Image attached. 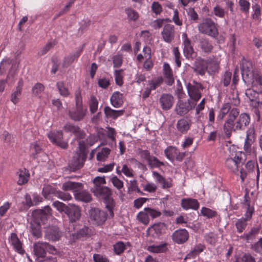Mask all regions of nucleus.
Masks as SVG:
<instances>
[{
    "mask_svg": "<svg viewBox=\"0 0 262 262\" xmlns=\"http://www.w3.org/2000/svg\"><path fill=\"white\" fill-rule=\"evenodd\" d=\"M226 115L227 117L224 125V129L226 135L229 136L232 131L244 130L250 121L249 115L246 113L239 115V111L236 108H231L229 103H225L222 106L217 116V121L221 122Z\"/></svg>",
    "mask_w": 262,
    "mask_h": 262,
    "instance_id": "obj_1",
    "label": "nucleus"
},
{
    "mask_svg": "<svg viewBox=\"0 0 262 262\" xmlns=\"http://www.w3.org/2000/svg\"><path fill=\"white\" fill-rule=\"evenodd\" d=\"M75 107L69 112V117L75 121H80L85 117L88 110L86 106L83 105L81 92L79 90L75 93Z\"/></svg>",
    "mask_w": 262,
    "mask_h": 262,
    "instance_id": "obj_2",
    "label": "nucleus"
},
{
    "mask_svg": "<svg viewBox=\"0 0 262 262\" xmlns=\"http://www.w3.org/2000/svg\"><path fill=\"white\" fill-rule=\"evenodd\" d=\"M218 65L214 61L207 59L204 60L200 58L196 59L192 69L193 71L201 75H204L208 70V72H215L217 69Z\"/></svg>",
    "mask_w": 262,
    "mask_h": 262,
    "instance_id": "obj_3",
    "label": "nucleus"
},
{
    "mask_svg": "<svg viewBox=\"0 0 262 262\" xmlns=\"http://www.w3.org/2000/svg\"><path fill=\"white\" fill-rule=\"evenodd\" d=\"M244 207L246 209L245 213V219H241L238 220L235 226L237 229V231L239 233H241L245 229L247 226L246 220H249L252 217L253 212L254 211V208L253 206L250 205V201L249 200V196L248 193H246L244 196Z\"/></svg>",
    "mask_w": 262,
    "mask_h": 262,
    "instance_id": "obj_4",
    "label": "nucleus"
},
{
    "mask_svg": "<svg viewBox=\"0 0 262 262\" xmlns=\"http://www.w3.org/2000/svg\"><path fill=\"white\" fill-rule=\"evenodd\" d=\"M198 30L202 34H206L213 37L218 35V30L215 23L209 18H206L198 25Z\"/></svg>",
    "mask_w": 262,
    "mask_h": 262,
    "instance_id": "obj_5",
    "label": "nucleus"
},
{
    "mask_svg": "<svg viewBox=\"0 0 262 262\" xmlns=\"http://www.w3.org/2000/svg\"><path fill=\"white\" fill-rule=\"evenodd\" d=\"M9 66L11 67L9 70L6 79H7L8 81V80L12 79L13 81H14V78L17 74V66L14 60L10 58H6L3 59L0 64V74L2 75L3 73L2 72H1L2 69L5 70L6 69L8 68Z\"/></svg>",
    "mask_w": 262,
    "mask_h": 262,
    "instance_id": "obj_6",
    "label": "nucleus"
},
{
    "mask_svg": "<svg viewBox=\"0 0 262 262\" xmlns=\"http://www.w3.org/2000/svg\"><path fill=\"white\" fill-rule=\"evenodd\" d=\"M90 218L94 224L97 225H102L107 218L106 213L98 208H91L89 211Z\"/></svg>",
    "mask_w": 262,
    "mask_h": 262,
    "instance_id": "obj_7",
    "label": "nucleus"
},
{
    "mask_svg": "<svg viewBox=\"0 0 262 262\" xmlns=\"http://www.w3.org/2000/svg\"><path fill=\"white\" fill-rule=\"evenodd\" d=\"M66 214L68 216L70 222H76L80 219L81 210L78 205L69 204L67 205Z\"/></svg>",
    "mask_w": 262,
    "mask_h": 262,
    "instance_id": "obj_8",
    "label": "nucleus"
},
{
    "mask_svg": "<svg viewBox=\"0 0 262 262\" xmlns=\"http://www.w3.org/2000/svg\"><path fill=\"white\" fill-rule=\"evenodd\" d=\"M164 154L166 158L171 162L175 160L182 161L185 156V152H180L177 147L172 146L167 147L164 150Z\"/></svg>",
    "mask_w": 262,
    "mask_h": 262,
    "instance_id": "obj_9",
    "label": "nucleus"
},
{
    "mask_svg": "<svg viewBox=\"0 0 262 262\" xmlns=\"http://www.w3.org/2000/svg\"><path fill=\"white\" fill-rule=\"evenodd\" d=\"M242 153H236L233 157L228 158L226 160V167L234 173H238V167L242 162Z\"/></svg>",
    "mask_w": 262,
    "mask_h": 262,
    "instance_id": "obj_10",
    "label": "nucleus"
},
{
    "mask_svg": "<svg viewBox=\"0 0 262 262\" xmlns=\"http://www.w3.org/2000/svg\"><path fill=\"white\" fill-rule=\"evenodd\" d=\"M257 71L255 70L252 63L249 61L244 60L242 62L241 73L243 80L245 82L250 81L252 76Z\"/></svg>",
    "mask_w": 262,
    "mask_h": 262,
    "instance_id": "obj_11",
    "label": "nucleus"
},
{
    "mask_svg": "<svg viewBox=\"0 0 262 262\" xmlns=\"http://www.w3.org/2000/svg\"><path fill=\"white\" fill-rule=\"evenodd\" d=\"M195 105V102L189 100L186 101L179 100L176 106L175 111L178 115L183 116L187 114L190 110L193 108Z\"/></svg>",
    "mask_w": 262,
    "mask_h": 262,
    "instance_id": "obj_12",
    "label": "nucleus"
},
{
    "mask_svg": "<svg viewBox=\"0 0 262 262\" xmlns=\"http://www.w3.org/2000/svg\"><path fill=\"white\" fill-rule=\"evenodd\" d=\"M187 88L188 95L191 99L196 102L201 98V92L203 89L201 83L194 82L193 84L189 83Z\"/></svg>",
    "mask_w": 262,
    "mask_h": 262,
    "instance_id": "obj_13",
    "label": "nucleus"
},
{
    "mask_svg": "<svg viewBox=\"0 0 262 262\" xmlns=\"http://www.w3.org/2000/svg\"><path fill=\"white\" fill-rule=\"evenodd\" d=\"M48 138L53 144L59 147L66 149L68 146V143L63 140V134L61 131L51 132L48 134Z\"/></svg>",
    "mask_w": 262,
    "mask_h": 262,
    "instance_id": "obj_14",
    "label": "nucleus"
},
{
    "mask_svg": "<svg viewBox=\"0 0 262 262\" xmlns=\"http://www.w3.org/2000/svg\"><path fill=\"white\" fill-rule=\"evenodd\" d=\"M45 238L52 241H59L61 237V233L58 228L55 226H48L45 228Z\"/></svg>",
    "mask_w": 262,
    "mask_h": 262,
    "instance_id": "obj_15",
    "label": "nucleus"
},
{
    "mask_svg": "<svg viewBox=\"0 0 262 262\" xmlns=\"http://www.w3.org/2000/svg\"><path fill=\"white\" fill-rule=\"evenodd\" d=\"M175 30L173 25H165L161 32L163 40L167 43H171L175 37Z\"/></svg>",
    "mask_w": 262,
    "mask_h": 262,
    "instance_id": "obj_16",
    "label": "nucleus"
},
{
    "mask_svg": "<svg viewBox=\"0 0 262 262\" xmlns=\"http://www.w3.org/2000/svg\"><path fill=\"white\" fill-rule=\"evenodd\" d=\"M85 159L86 155L80 149L77 151L71 161V165L73 168L77 169L82 167Z\"/></svg>",
    "mask_w": 262,
    "mask_h": 262,
    "instance_id": "obj_17",
    "label": "nucleus"
},
{
    "mask_svg": "<svg viewBox=\"0 0 262 262\" xmlns=\"http://www.w3.org/2000/svg\"><path fill=\"white\" fill-rule=\"evenodd\" d=\"M189 238V233L186 229H179L175 231L172 235V238L174 242L178 244L185 243Z\"/></svg>",
    "mask_w": 262,
    "mask_h": 262,
    "instance_id": "obj_18",
    "label": "nucleus"
},
{
    "mask_svg": "<svg viewBox=\"0 0 262 262\" xmlns=\"http://www.w3.org/2000/svg\"><path fill=\"white\" fill-rule=\"evenodd\" d=\"M162 108L164 111L170 109L174 103L173 97L169 94H163L159 100Z\"/></svg>",
    "mask_w": 262,
    "mask_h": 262,
    "instance_id": "obj_19",
    "label": "nucleus"
},
{
    "mask_svg": "<svg viewBox=\"0 0 262 262\" xmlns=\"http://www.w3.org/2000/svg\"><path fill=\"white\" fill-rule=\"evenodd\" d=\"M51 215L52 209L49 206H46L43 209L35 210L33 212L34 217L39 219L42 223H44L47 217Z\"/></svg>",
    "mask_w": 262,
    "mask_h": 262,
    "instance_id": "obj_20",
    "label": "nucleus"
},
{
    "mask_svg": "<svg viewBox=\"0 0 262 262\" xmlns=\"http://www.w3.org/2000/svg\"><path fill=\"white\" fill-rule=\"evenodd\" d=\"M182 38V43L184 46V53L187 58H190L192 57L193 53V49L191 45V41L188 38L186 33H183Z\"/></svg>",
    "mask_w": 262,
    "mask_h": 262,
    "instance_id": "obj_21",
    "label": "nucleus"
},
{
    "mask_svg": "<svg viewBox=\"0 0 262 262\" xmlns=\"http://www.w3.org/2000/svg\"><path fill=\"white\" fill-rule=\"evenodd\" d=\"M166 229V225L164 223H159L149 227L147 231L149 232V234L152 237H157L164 233Z\"/></svg>",
    "mask_w": 262,
    "mask_h": 262,
    "instance_id": "obj_22",
    "label": "nucleus"
},
{
    "mask_svg": "<svg viewBox=\"0 0 262 262\" xmlns=\"http://www.w3.org/2000/svg\"><path fill=\"white\" fill-rule=\"evenodd\" d=\"M182 207L185 210H197L199 208V203L198 200L192 198H184L181 200Z\"/></svg>",
    "mask_w": 262,
    "mask_h": 262,
    "instance_id": "obj_23",
    "label": "nucleus"
},
{
    "mask_svg": "<svg viewBox=\"0 0 262 262\" xmlns=\"http://www.w3.org/2000/svg\"><path fill=\"white\" fill-rule=\"evenodd\" d=\"M191 121L186 118H182L178 121L176 127L177 130L181 134L186 133L190 129Z\"/></svg>",
    "mask_w": 262,
    "mask_h": 262,
    "instance_id": "obj_24",
    "label": "nucleus"
},
{
    "mask_svg": "<svg viewBox=\"0 0 262 262\" xmlns=\"http://www.w3.org/2000/svg\"><path fill=\"white\" fill-rule=\"evenodd\" d=\"M39 221H40L39 219L34 218V220L30 222L31 233L36 238H39L42 235L40 223L39 222Z\"/></svg>",
    "mask_w": 262,
    "mask_h": 262,
    "instance_id": "obj_25",
    "label": "nucleus"
},
{
    "mask_svg": "<svg viewBox=\"0 0 262 262\" xmlns=\"http://www.w3.org/2000/svg\"><path fill=\"white\" fill-rule=\"evenodd\" d=\"M62 189L65 191H72L75 194L77 191H81L82 189V184L80 183L68 181L63 184Z\"/></svg>",
    "mask_w": 262,
    "mask_h": 262,
    "instance_id": "obj_26",
    "label": "nucleus"
},
{
    "mask_svg": "<svg viewBox=\"0 0 262 262\" xmlns=\"http://www.w3.org/2000/svg\"><path fill=\"white\" fill-rule=\"evenodd\" d=\"M110 102L116 108L121 107L123 104V94L118 91L114 92L110 98Z\"/></svg>",
    "mask_w": 262,
    "mask_h": 262,
    "instance_id": "obj_27",
    "label": "nucleus"
},
{
    "mask_svg": "<svg viewBox=\"0 0 262 262\" xmlns=\"http://www.w3.org/2000/svg\"><path fill=\"white\" fill-rule=\"evenodd\" d=\"M46 242H38L33 245L34 252L38 257H44L46 254Z\"/></svg>",
    "mask_w": 262,
    "mask_h": 262,
    "instance_id": "obj_28",
    "label": "nucleus"
},
{
    "mask_svg": "<svg viewBox=\"0 0 262 262\" xmlns=\"http://www.w3.org/2000/svg\"><path fill=\"white\" fill-rule=\"evenodd\" d=\"M93 192L94 194L101 199H105L112 195V191L110 188L106 186H102L100 188H97L93 189Z\"/></svg>",
    "mask_w": 262,
    "mask_h": 262,
    "instance_id": "obj_29",
    "label": "nucleus"
},
{
    "mask_svg": "<svg viewBox=\"0 0 262 262\" xmlns=\"http://www.w3.org/2000/svg\"><path fill=\"white\" fill-rule=\"evenodd\" d=\"M124 111L123 110H115L110 106H105L104 108V113L105 117L108 119H116L118 117L122 115Z\"/></svg>",
    "mask_w": 262,
    "mask_h": 262,
    "instance_id": "obj_30",
    "label": "nucleus"
},
{
    "mask_svg": "<svg viewBox=\"0 0 262 262\" xmlns=\"http://www.w3.org/2000/svg\"><path fill=\"white\" fill-rule=\"evenodd\" d=\"M10 242L16 252L21 255L24 254L25 251L23 249L21 242L15 233H11Z\"/></svg>",
    "mask_w": 262,
    "mask_h": 262,
    "instance_id": "obj_31",
    "label": "nucleus"
},
{
    "mask_svg": "<svg viewBox=\"0 0 262 262\" xmlns=\"http://www.w3.org/2000/svg\"><path fill=\"white\" fill-rule=\"evenodd\" d=\"M163 75L166 79V82L168 85H171L174 82V78L172 70L169 65L167 63L163 64Z\"/></svg>",
    "mask_w": 262,
    "mask_h": 262,
    "instance_id": "obj_32",
    "label": "nucleus"
},
{
    "mask_svg": "<svg viewBox=\"0 0 262 262\" xmlns=\"http://www.w3.org/2000/svg\"><path fill=\"white\" fill-rule=\"evenodd\" d=\"M64 129L66 132L73 133L76 138H82L83 133L77 126L73 125L70 124H67L64 126Z\"/></svg>",
    "mask_w": 262,
    "mask_h": 262,
    "instance_id": "obj_33",
    "label": "nucleus"
},
{
    "mask_svg": "<svg viewBox=\"0 0 262 262\" xmlns=\"http://www.w3.org/2000/svg\"><path fill=\"white\" fill-rule=\"evenodd\" d=\"M18 176V179L17 180V184L19 185H21L27 183L29 180L30 177V173L26 168L19 169L17 172Z\"/></svg>",
    "mask_w": 262,
    "mask_h": 262,
    "instance_id": "obj_34",
    "label": "nucleus"
},
{
    "mask_svg": "<svg viewBox=\"0 0 262 262\" xmlns=\"http://www.w3.org/2000/svg\"><path fill=\"white\" fill-rule=\"evenodd\" d=\"M213 13L215 16L220 18H224L225 16H227V20H229L230 18L232 19H235L234 16H232L231 18L229 17L228 12L219 5H216L213 7Z\"/></svg>",
    "mask_w": 262,
    "mask_h": 262,
    "instance_id": "obj_35",
    "label": "nucleus"
},
{
    "mask_svg": "<svg viewBox=\"0 0 262 262\" xmlns=\"http://www.w3.org/2000/svg\"><path fill=\"white\" fill-rule=\"evenodd\" d=\"M250 79V81H246L245 83H251L253 87L262 86V75L258 71H256Z\"/></svg>",
    "mask_w": 262,
    "mask_h": 262,
    "instance_id": "obj_36",
    "label": "nucleus"
},
{
    "mask_svg": "<svg viewBox=\"0 0 262 262\" xmlns=\"http://www.w3.org/2000/svg\"><path fill=\"white\" fill-rule=\"evenodd\" d=\"M147 249L148 251L155 253L164 252L167 249V244L166 243H163L158 245H151L148 246Z\"/></svg>",
    "mask_w": 262,
    "mask_h": 262,
    "instance_id": "obj_37",
    "label": "nucleus"
},
{
    "mask_svg": "<svg viewBox=\"0 0 262 262\" xmlns=\"http://www.w3.org/2000/svg\"><path fill=\"white\" fill-rule=\"evenodd\" d=\"M74 195L76 200L84 202H89L92 199L90 194L85 191H77Z\"/></svg>",
    "mask_w": 262,
    "mask_h": 262,
    "instance_id": "obj_38",
    "label": "nucleus"
},
{
    "mask_svg": "<svg viewBox=\"0 0 262 262\" xmlns=\"http://www.w3.org/2000/svg\"><path fill=\"white\" fill-rule=\"evenodd\" d=\"M205 247L204 245L201 244H199L196 245L193 248L192 250H191L187 255H186L185 259L186 258H191L195 257L197 255H198L201 252H203L204 250Z\"/></svg>",
    "mask_w": 262,
    "mask_h": 262,
    "instance_id": "obj_39",
    "label": "nucleus"
},
{
    "mask_svg": "<svg viewBox=\"0 0 262 262\" xmlns=\"http://www.w3.org/2000/svg\"><path fill=\"white\" fill-rule=\"evenodd\" d=\"M199 46L205 53H210L213 49L212 44L206 38H202L200 40Z\"/></svg>",
    "mask_w": 262,
    "mask_h": 262,
    "instance_id": "obj_40",
    "label": "nucleus"
},
{
    "mask_svg": "<svg viewBox=\"0 0 262 262\" xmlns=\"http://www.w3.org/2000/svg\"><path fill=\"white\" fill-rule=\"evenodd\" d=\"M104 202L105 207L110 212V215L113 217L114 216L113 210L115 207V203L111 196L104 199Z\"/></svg>",
    "mask_w": 262,
    "mask_h": 262,
    "instance_id": "obj_41",
    "label": "nucleus"
},
{
    "mask_svg": "<svg viewBox=\"0 0 262 262\" xmlns=\"http://www.w3.org/2000/svg\"><path fill=\"white\" fill-rule=\"evenodd\" d=\"M111 150L107 147L103 148L101 151L98 152L96 156V159L99 161H104L108 158Z\"/></svg>",
    "mask_w": 262,
    "mask_h": 262,
    "instance_id": "obj_42",
    "label": "nucleus"
},
{
    "mask_svg": "<svg viewBox=\"0 0 262 262\" xmlns=\"http://www.w3.org/2000/svg\"><path fill=\"white\" fill-rule=\"evenodd\" d=\"M125 12L127 15V19L129 20L136 21L139 17V13L132 8H126Z\"/></svg>",
    "mask_w": 262,
    "mask_h": 262,
    "instance_id": "obj_43",
    "label": "nucleus"
},
{
    "mask_svg": "<svg viewBox=\"0 0 262 262\" xmlns=\"http://www.w3.org/2000/svg\"><path fill=\"white\" fill-rule=\"evenodd\" d=\"M82 52V49H80L73 54L66 57L64 60V63L66 66H69L71 64L75 59H77Z\"/></svg>",
    "mask_w": 262,
    "mask_h": 262,
    "instance_id": "obj_44",
    "label": "nucleus"
},
{
    "mask_svg": "<svg viewBox=\"0 0 262 262\" xmlns=\"http://www.w3.org/2000/svg\"><path fill=\"white\" fill-rule=\"evenodd\" d=\"M137 218L140 222L145 225L148 224L149 223V217L144 209L137 214Z\"/></svg>",
    "mask_w": 262,
    "mask_h": 262,
    "instance_id": "obj_45",
    "label": "nucleus"
},
{
    "mask_svg": "<svg viewBox=\"0 0 262 262\" xmlns=\"http://www.w3.org/2000/svg\"><path fill=\"white\" fill-rule=\"evenodd\" d=\"M56 86L61 96L67 97L70 95V93L68 89L65 86L62 82H57Z\"/></svg>",
    "mask_w": 262,
    "mask_h": 262,
    "instance_id": "obj_46",
    "label": "nucleus"
},
{
    "mask_svg": "<svg viewBox=\"0 0 262 262\" xmlns=\"http://www.w3.org/2000/svg\"><path fill=\"white\" fill-rule=\"evenodd\" d=\"M200 212L203 216L208 219L212 218L217 215L215 211L205 207L202 208Z\"/></svg>",
    "mask_w": 262,
    "mask_h": 262,
    "instance_id": "obj_47",
    "label": "nucleus"
},
{
    "mask_svg": "<svg viewBox=\"0 0 262 262\" xmlns=\"http://www.w3.org/2000/svg\"><path fill=\"white\" fill-rule=\"evenodd\" d=\"M163 78L162 77H158L155 79H152L148 81L149 88L152 91L156 90L160 86L163 82Z\"/></svg>",
    "mask_w": 262,
    "mask_h": 262,
    "instance_id": "obj_48",
    "label": "nucleus"
},
{
    "mask_svg": "<svg viewBox=\"0 0 262 262\" xmlns=\"http://www.w3.org/2000/svg\"><path fill=\"white\" fill-rule=\"evenodd\" d=\"M90 111L92 114L95 113L98 108V101L96 98L93 96L91 97L90 103Z\"/></svg>",
    "mask_w": 262,
    "mask_h": 262,
    "instance_id": "obj_49",
    "label": "nucleus"
},
{
    "mask_svg": "<svg viewBox=\"0 0 262 262\" xmlns=\"http://www.w3.org/2000/svg\"><path fill=\"white\" fill-rule=\"evenodd\" d=\"M56 190L54 188L50 185L45 186L42 189V194L46 199H49L50 194L55 195Z\"/></svg>",
    "mask_w": 262,
    "mask_h": 262,
    "instance_id": "obj_50",
    "label": "nucleus"
},
{
    "mask_svg": "<svg viewBox=\"0 0 262 262\" xmlns=\"http://www.w3.org/2000/svg\"><path fill=\"white\" fill-rule=\"evenodd\" d=\"M93 183L94 187L92 188V191H93V189L103 186L106 182L104 177H97L94 179Z\"/></svg>",
    "mask_w": 262,
    "mask_h": 262,
    "instance_id": "obj_51",
    "label": "nucleus"
},
{
    "mask_svg": "<svg viewBox=\"0 0 262 262\" xmlns=\"http://www.w3.org/2000/svg\"><path fill=\"white\" fill-rule=\"evenodd\" d=\"M147 162L149 166L151 167H159L164 165L163 162L160 161L154 156H151Z\"/></svg>",
    "mask_w": 262,
    "mask_h": 262,
    "instance_id": "obj_52",
    "label": "nucleus"
},
{
    "mask_svg": "<svg viewBox=\"0 0 262 262\" xmlns=\"http://www.w3.org/2000/svg\"><path fill=\"white\" fill-rule=\"evenodd\" d=\"M45 87L40 83H36L32 88V93L35 96H39L40 94L44 91Z\"/></svg>",
    "mask_w": 262,
    "mask_h": 262,
    "instance_id": "obj_53",
    "label": "nucleus"
},
{
    "mask_svg": "<svg viewBox=\"0 0 262 262\" xmlns=\"http://www.w3.org/2000/svg\"><path fill=\"white\" fill-rule=\"evenodd\" d=\"M113 186L118 190H120L123 187V182L120 180L117 176H113L110 179Z\"/></svg>",
    "mask_w": 262,
    "mask_h": 262,
    "instance_id": "obj_54",
    "label": "nucleus"
},
{
    "mask_svg": "<svg viewBox=\"0 0 262 262\" xmlns=\"http://www.w3.org/2000/svg\"><path fill=\"white\" fill-rule=\"evenodd\" d=\"M232 73L230 72L226 71L224 73L221 79V83H223L224 86H227L231 82Z\"/></svg>",
    "mask_w": 262,
    "mask_h": 262,
    "instance_id": "obj_55",
    "label": "nucleus"
},
{
    "mask_svg": "<svg viewBox=\"0 0 262 262\" xmlns=\"http://www.w3.org/2000/svg\"><path fill=\"white\" fill-rule=\"evenodd\" d=\"M55 196L64 201H69L72 199V196L70 193L59 190H56Z\"/></svg>",
    "mask_w": 262,
    "mask_h": 262,
    "instance_id": "obj_56",
    "label": "nucleus"
},
{
    "mask_svg": "<svg viewBox=\"0 0 262 262\" xmlns=\"http://www.w3.org/2000/svg\"><path fill=\"white\" fill-rule=\"evenodd\" d=\"M122 72V70H115L114 72L116 83L119 86H121L123 83Z\"/></svg>",
    "mask_w": 262,
    "mask_h": 262,
    "instance_id": "obj_57",
    "label": "nucleus"
},
{
    "mask_svg": "<svg viewBox=\"0 0 262 262\" xmlns=\"http://www.w3.org/2000/svg\"><path fill=\"white\" fill-rule=\"evenodd\" d=\"M246 96L251 101H253L256 100L258 97V93L253 89H249L246 91Z\"/></svg>",
    "mask_w": 262,
    "mask_h": 262,
    "instance_id": "obj_58",
    "label": "nucleus"
},
{
    "mask_svg": "<svg viewBox=\"0 0 262 262\" xmlns=\"http://www.w3.org/2000/svg\"><path fill=\"white\" fill-rule=\"evenodd\" d=\"M144 210L146 211L148 216H150L153 219L158 217L160 216L161 214L160 211L151 208H145Z\"/></svg>",
    "mask_w": 262,
    "mask_h": 262,
    "instance_id": "obj_59",
    "label": "nucleus"
},
{
    "mask_svg": "<svg viewBox=\"0 0 262 262\" xmlns=\"http://www.w3.org/2000/svg\"><path fill=\"white\" fill-rule=\"evenodd\" d=\"M53 206L59 212H66V209L67 207V205L64 204V203L59 202V201H55L53 203Z\"/></svg>",
    "mask_w": 262,
    "mask_h": 262,
    "instance_id": "obj_60",
    "label": "nucleus"
},
{
    "mask_svg": "<svg viewBox=\"0 0 262 262\" xmlns=\"http://www.w3.org/2000/svg\"><path fill=\"white\" fill-rule=\"evenodd\" d=\"M205 239L207 243L214 244L217 241V235L215 233L211 232L205 236Z\"/></svg>",
    "mask_w": 262,
    "mask_h": 262,
    "instance_id": "obj_61",
    "label": "nucleus"
},
{
    "mask_svg": "<svg viewBox=\"0 0 262 262\" xmlns=\"http://www.w3.org/2000/svg\"><path fill=\"white\" fill-rule=\"evenodd\" d=\"M123 57L121 55L117 54L113 56V61L114 67L118 68L121 66L122 64Z\"/></svg>",
    "mask_w": 262,
    "mask_h": 262,
    "instance_id": "obj_62",
    "label": "nucleus"
},
{
    "mask_svg": "<svg viewBox=\"0 0 262 262\" xmlns=\"http://www.w3.org/2000/svg\"><path fill=\"white\" fill-rule=\"evenodd\" d=\"M151 8L152 11L156 15L160 14L163 10L161 5L157 2H154Z\"/></svg>",
    "mask_w": 262,
    "mask_h": 262,
    "instance_id": "obj_63",
    "label": "nucleus"
},
{
    "mask_svg": "<svg viewBox=\"0 0 262 262\" xmlns=\"http://www.w3.org/2000/svg\"><path fill=\"white\" fill-rule=\"evenodd\" d=\"M121 171L127 177H133L134 176L133 169L129 167L126 164H123L122 165Z\"/></svg>",
    "mask_w": 262,
    "mask_h": 262,
    "instance_id": "obj_64",
    "label": "nucleus"
}]
</instances>
